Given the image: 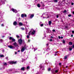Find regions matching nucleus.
<instances>
[{
	"mask_svg": "<svg viewBox=\"0 0 74 74\" xmlns=\"http://www.w3.org/2000/svg\"><path fill=\"white\" fill-rule=\"evenodd\" d=\"M17 62L16 61L14 62L13 61H11L8 62V63L9 64H16Z\"/></svg>",
	"mask_w": 74,
	"mask_h": 74,
	"instance_id": "1",
	"label": "nucleus"
},
{
	"mask_svg": "<svg viewBox=\"0 0 74 74\" xmlns=\"http://www.w3.org/2000/svg\"><path fill=\"white\" fill-rule=\"evenodd\" d=\"M11 10L13 12H15V13H17V12H18V11H17V10L14 9L12 8Z\"/></svg>",
	"mask_w": 74,
	"mask_h": 74,
	"instance_id": "2",
	"label": "nucleus"
},
{
	"mask_svg": "<svg viewBox=\"0 0 74 74\" xmlns=\"http://www.w3.org/2000/svg\"><path fill=\"white\" fill-rule=\"evenodd\" d=\"M9 40H12V41H13L14 42H15V39L13 38L12 37H10L9 38Z\"/></svg>",
	"mask_w": 74,
	"mask_h": 74,
	"instance_id": "3",
	"label": "nucleus"
},
{
	"mask_svg": "<svg viewBox=\"0 0 74 74\" xmlns=\"http://www.w3.org/2000/svg\"><path fill=\"white\" fill-rule=\"evenodd\" d=\"M18 41L20 44H22V40L21 39H20L18 40Z\"/></svg>",
	"mask_w": 74,
	"mask_h": 74,
	"instance_id": "4",
	"label": "nucleus"
},
{
	"mask_svg": "<svg viewBox=\"0 0 74 74\" xmlns=\"http://www.w3.org/2000/svg\"><path fill=\"white\" fill-rule=\"evenodd\" d=\"M13 45L15 47H18V45L17 44L16 42H15L13 44Z\"/></svg>",
	"mask_w": 74,
	"mask_h": 74,
	"instance_id": "5",
	"label": "nucleus"
},
{
	"mask_svg": "<svg viewBox=\"0 0 74 74\" xmlns=\"http://www.w3.org/2000/svg\"><path fill=\"white\" fill-rule=\"evenodd\" d=\"M35 33H36V31L34 30H33V31L31 33V34L34 35V34H35Z\"/></svg>",
	"mask_w": 74,
	"mask_h": 74,
	"instance_id": "6",
	"label": "nucleus"
},
{
	"mask_svg": "<svg viewBox=\"0 0 74 74\" xmlns=\"http://www.w3.org/2000/svg\"><path fill=\"white\" fill-rule=\"evenodd\" d=\"M25 47H23L22 48V49L21 50V52H23L25 51Z\"/></svg>",
	"mask_w": 74,
	"mask_h": 74,
	"instance_id": "7",
	"label": "nucleus"
},
{
	"mask_svg": "<svg viewBox=\"0 0 74 74\" xmlns=\"http://www.w3.org/2000/svg\"><path fill=\"white\" fill-rule=\"evenodd\" d=\"M24 16H25V17H26L27 15L26 14H21L22 18H23L24 17Z\"/></svg>",
	"mask_w": 74,
	"mask_h": 74,
	"instance_id": "8",
	"label": "nucleus"
},
{
	"mask_svg": "<svg viewBox=\"0 0 74 74\" xmlns=\"http://www.w3.org/2000/svg\"><path fill=\"white\" fill-rule=\"evenodd\" d=\"M8 47H9L11 49H12L13 48H14V46H12L11 45L8 46Z\"/></svg>",
	"mask_w": 74,
	"mask_h": 74,
	"instance_id": "9",
	"label": "nucleus"
},
{
	"mask_svg": "<svg viewBox=\"0 0 74 74\" xmlns=\"http://www.w3.org/2000/svg\"><path fill=\"white\" fill-rule=\"evenodd\" d=\"M29 15H31L30 16V18H32L34 16V14H29Z\"/></svg>",
	"mask_w": 74,
	"mask_h": 74,
	"instance_id": "10",
	"label": "nucleus"
},
{
	"mask_svg": "<svg viewBox=\"0 0 74 74\" xmlns=\"http://www.w3.org/2000/svg\"><path fill=\"white\" fill-rule=\"evenodd\" d=\"M13 25H14V26H16L17 25V22L16 21H14L13 23Z\"/></svg>",
	"mask_w": 74,
	"mask_h": 74,
	"instance_id": "11",
	"label": "nucleus"
},
{
	"mask_svg": "<svg viewBox=\"0 0 74 74\" xmlns=\"http://www.w3.org/2000/svg\"><path fill=\"white\" fill-rule=\"evenodd\" d=\"M25 69V67H23L21 69V70H22V71H24Z\"/></svg>",
	"mask_w": 74,
	"mask_h": 74,
	"instance_id": "12",
	"label": "nucleus"
},
{
	"mask_svg": "<svg viewBox=\"0 0 74 74\" xmlns=\"http://www.w3.org/2000/svg\"><path fill=\"white\" fill-rule=\"evenodd\" d=\"M73 45V42H69V45Z\"/></svg>",
	"mask_w": 74,
	"mask_h": 74,
	"instance_id": "13",
	"label": "nucleus"
},
{
	"mask_svg": "<svg viewBox=\"0 0 74 74\" xmlns=\"http://www.w3.org/2000/svg\"><path fill=\"white\" fill-rule=\"evenodd\" d=\"M51 23H52V21H49V25H51Z\"/></svg>",
	"mask_w": 74,
	"mask_h": 74,
	"instance_id": "14",
	"label": "nucleus"
},
{
	"mask_svg": "<svg viewBox=\"0 0 74 74\" xmlns=\"http://www.w3.org/2000/svg\"><path fill=\"white\" fill-rule=\"evenodd\" d=\"M19 25L20 26H22L23 25V23H19Z\"/></svg>",
	"mask_w": 74,
	"mask_h": 74,
	"instance_id": "15",
	"label": "nucleus"
},
{
	"mask_svg": "<svg viewBox=\"0 0 74 74\" xmlns=\"http://www.w3.org/2000/svg\"><path fill=\"white\" fill-rule=\"evenodd\" d=\"M0 57L1 58H2L3 57H4V55H1L0 56Z\"/></svg>",
	"mask_w": 74,
	"mask_h": 74,
	"instance_id": "16",
	"label": "nucleus"
},
{
	"mask_svg": "<svg viewBox=\"0 0 74 74\" xmlns=\"http://www.w3.org/2000/svg\"><path fill=\"white\" fill-rule=\"evenodd\" d=\"M66 12H67L66 11V10H64V12H63V13L64 14H65V13H66Z\"/></svg>",
	"mask_w": 74,
	"mask_h": 74,
	"instance_id": "17",
	"label": "nucleus"
},
{
	"mask_svg": "<svg viewBox=\"0 0 74 74\" xmlns=\"http://www.w3.org/2000/svg\"><path fill=\"white\" fill-rule=\"evenodd\" d=\"M27 70H28V69H30V66H28L27 67Z\"/></svg>",
	"mask_w": 74,
	"mask_h": 74,
	"instance_id": "18",
	"label": "nucleus"
},
{
	"mask_svg": "<svg viewBox=\"0 0 74 74\" xmlns=\"http://www.w3.org/2000/svg\"><path fill=\"white\" fill-rule=\"evenodd\" d=\"M3 64H4V65H5L7 66V64L6 62H4Z\"/></svg>",
	"mask_w": 74,
	"mask_h": 74,
	"instance_id": "19",
	"label": "nucleus"
},
{
	"mask_svg": "<svg viewBox=\"0 0 74 74\" xmlns=\"http://www.w3.org/2000/svg\"><path fill=\"white\" fill-rule=\"evenodd\" d=\"M0 41L1 42H3V39H0Z\"/></svg>",
	"mask_w": 74,
	"mask_h": 74,
	"instance_id": "20",
	"label": "nucleus"
},
{
	"mask_svg": "<svg viewBox=\"0 0 74 74\" xmlns=\"http://www.w3.org/2000/svg\"><path fill=\"white\" fill-rule=\"evenodd\" d=\"M37 7H38L40 8V4H38L37 5Z\"/></svg>",
	"mask_w": 74,
	"mask_h": 74,
	"instance_id": "21",
	"label": "nucleus"
},
{
	"mask_svg": "<svg viewBox=\"0 0 74 74\" xmlns=\"http://www.w3.org/2000/svg\"><path fill=\"white\" fill-rule=\"evenodd\" d=\"M21 29L22 30H25V28H21Z\"/></svg>",
	"mask_w": 74,
	"mask_h": 74,
	"instance_id": "22",
	"label": "nucleus"
},
{
	"mask_svg": "<svg viewBox=\"0 0 74 74\" xmlns=\"http://www.w3.org/2000/svg\"><path fill=\"white\" fill-rule=\"evenodd\" d=\"M40 69H42V68H43V66H41V65H40Z\"/></svg>",
	"mask_w": 74,
	"mask_h": 74,
	"instance_id": "23",
	"label": "nucleus"
},
{
	"mask_svg": "<svg viewBox=\"0 0 74 74\" xmlns=\"http://www.w3.org/2000/svg\"><path fill=\"white\" fill-rule=\"evenodd\" d=\"M31 34V31L29 32L28 33V34H29V36H30V35Z\"/></svg>",
	"mask_w": 74,
	"mask_h": 74,
	"instance_id": "24",
	"label": "nucleus"
},
{
	"mask_svg": "<svg viewBox=\"0 0 74 74\" xmlns=\"http://www.w3.org/2000/svg\"><path fill=\"white\" fill-rule=\"evenodd\" d=\"M16 37H17V38H19V36L18 35H16Z\"/></svg>",
	"mask_w": 74,
	"mask_h": 74,
	"instance_id": "25",
	"label": "nucleus"
},
{
	"mask_svg": "<svg viewBox=\"0 0 74 74\" xmlns=\"http://www.w3.org/2000/svg\"><path fill=\"white\" fill-rule=\"evenodd\" d=\"M65 42H66L65 40H63V43H64V44H65Z\"/></svg>",
	"mask_w": 74,
	"mask_h": 74,
	"instance_id": "26",
	"label": "nucleus"
},
{
	"mask_svg": "<svg viewBox=\"0 0 74 74\" xmlns=\"http://www.w3.org/2000/svg\"><path fill=\"white\" fill-rule=\"evenodd\" d=\"M6 59H7L8 60V57H6Z\"/></svg>",
	"mask_w": 74,
	"mask_h": 74,
	"instance_id": "27",
	"label": "nucleus"
},
{
	"mask_svg": "<svg viewBox=\"0 0 74 74\" xmlns=\"http://www.w3.org/2000/svg\"><path fill=\"white\" fill-rule=\"evenodd\" d=\"M43 25H44V24H41L40 25V26H41V27H42V26H43Z\"/></svg>",
	"mask_w": 74,
	"mask_h": 74,
	"instance_id": "28",
	"label": "nucleus"
},
{
	"mask_svg": "<svg viewBox=\"0 0 74 74\" xmlns=\"http://www.w3.org/2000/svg\"><path fill=\"white\" fill-rule=\"evenodd\" d=\"M51 70V68H49L48 69V71H49Z\"/></svg>",
	"mask_w": 74,
	"mask_h": 74,
	"instance_id": "29",
	"label": "nucleus"
},
{
	"mask_svg": "<svg viewBox=\"0 0 74 74\" xmlns=\"http://www.w3.org/2000/svg\"><path fill=\"white\" fill-rule=\"evenodd\" d=\"M27 38H29V35H27Z\"/></svg>",
	"mask_w": 74,
	"mask_h": 74,
	"instance_id": "30",
	"label": "nucleus"
},
{
	"mask_svg": "<svg viewBox=\"0 0 74 74\" xmlns=\"http://www.w3.org/2000/svg\"><path fill=\"white\" fill-rule=\"evenodd\" d=\"M72 48H74V45H72Z\"/></svg>",
	"mask_w": 74,
	"mask_h": 74,
	"instance_id": "31",
	"label": "nucleus"
},
{
	"mask_svg": "<svg viewBox=\"0 0 74 74\" xmlns=\"http://www.w3.org/2000/svg\"><path fill=\"white\" fill-rule=\"evenodd\" d=\"M67 56H65L64 57V59H67Z\"/></svg>",
	"mask_w": 74,
	"mask_h": 74,
	"instance_id": "32",
	"label": "nucleus"
},
{
	"mask_svg": "<svg viewBox=\"0 0 74 74\" xmlns=\"http://www.w3.org/2000/svg\"><path fill=\"white\" fill-rule=\"evenodd\" d=\"M69 49L70 51H71V50H72V49L71 48H69Z\"/></svg>",
	"mask_w": 74,
	"mask_h": 74,
	"instance_id": "33",
	"label": "nucleus"
},
{
	"mask_svg": "<svg viewBox=\"0 0 74 74\" xmlns=\"http://www.w3.org/2000/svg\"><path fill=\"white\" fill-rule=\"evenodd\" d=\"M54 2H58V1L57 0H54Z\"/></svg>",
	"mask_w": 74,
	"mask_h": 74,
	"instance_id": "34",
	"label": "nucleus"
},
{
	"mask_svg": "<svg viewBox=\"0 0 74 74\" xmlns=\"http://www.w3.org/2000/svg\"><path fill=\"white\" fill-rule=\"evenodd\" d=\"M1 26H4V25H3V24H2L1 25Z\"/></svg>",
	"mask_w": 74,
	"mask_h": 74,
	"instance_id": "35",
	"label": "nucleus"
},
{
	"mask_svg": "<svg viewBox=\"0 0 74 74\" xmlns=\"http://www.w3.org/2000/svg\"><path fill=\"white\" fill-rule=\"evenodd\" d=\"M71 4V5H74V3H72Z\"/></svg>",
	"mask_w": 74,
	"mask_h": 74,
	"instance_id": "36",
	"label": "nucleus"
},
{
	"mask_svg": "<svg viewBox=\"0 0 74 74\" xmlns=\"http://www.w3.org/2000/svg\"><path fill=\"white\" fill-rule=\"evenodd\" d=\"M55 72L56 73H58V70H56L55 71Z\"/></svg>",
	"mask_w": 74,
	"mask_h": 74,
	"instance_id": "37",
	"label": "nucleus"
},
{
	"mask_svg": "<svg viewBox=\"0 0 74 74\" xmlns=\"http://www.w3.org/2000/svg\"><path fill=\"white\" fill-rule=\"evenodd\" d=\"M53 31L54 32H55V30L53 29Z\"/></svg>",
	"mask_w": 74,
	"mask_h": 74,
	"instance_id": "38",
	"label": "nucleus"
},
{
	"mask_svg": "<svg viewBox=\"0 0 74 74\" xmlns=\"http://www.w3.org/2000/svg\"><path fill=\"white\" fill-rule=\"evenodd\" d=\"M71 16V14H69L68 15V16Z\"/></svg>",
	"mask_w": 74,
	"mask_h": 74,
	"instance_id": "39",
	"label": "nucleus"
},
{
	"mask_svg": "<svg viewBox=\"0 0 74 74\" xmlns=\"http://www.w3.org/2000/svg\"><path fill=\"white\" fill-rule=\"evenodd\" d=\"M51 38H53V37L52 36H51Z\"/></svg>",
	"mask_w": 74,
	"mask_h": 74,
	"instance_id": "40",
	"label": "nucleus"
},
{
	"mask_svg": "<svg viewBox=\"0 0 74 74\" xmlns=\"http://www.w3.org/2000/svg\"><path fill=\"white\" fill-rule=\"evenodd\" d=\"M50 41H52V39H50Z\"/></svg>",
	"mask_w": 74,
	"mask_h": 74,
	"instance_id": "41",
	"label": "nucleus"
},
{
	"mask_svg": "<svg viewBox=\"0 0 74 74\" xmlns=\"http://www.w3.org/2000/svg\"><path fill=\"white\" fill-rule=\"evenodd\" d=\"M59 17V16L58 15H57V18H58Z\"/></svg>",
	"mask_w": 74,
	"mask_h": 74,
	"instance_id": "42",
	"label": "nucleus"
},
{
	"mask_svg": "<svg viewBox=\"0 0 74 74\" xmlns=\"http://www.w3.org/2000/svg\"><path fill=\"white\" fill-rule=\"evenodd\" d=\"M72 33H74V31H72Z\"/></svg>",
	"mask_w": 74,
	"mask_h": 74,
	"instance_id": "43",
	"label": "nucleus"
},
{
	"mask_svg": "<svg viewBox=\"0 0 74 74\" xmlns=\"http://www.w3.org/2000/svg\"><path fill=\"white\" fill-rule=\"evenodd\" d=\"M2 2H4V0H1Z\"/></svg>",
	"mask_w": 74,
	"mask_h": 74,
	"instance_id": "44",
	"label": "nucleus"
},
{
	"mask_svg": "<svg viewBox=\"0 0 74 74\" xmlns=\"http://www.w3.org/2000/svg\"><path fill=\"white\" fill-rule=\"evenodd\" d=\"M71 36L72 37H73V35H71Z\"/></svg>",
	"mask_w": 74,
	"mask_h": 74,
	"instance_id": "45",
	"label": "nucleus"
},
{
	"mask_svg": "<svg viewBox=\"0 0 74 74\" xmlns=\"http://www.w3.org/2000/svg\"><path fill=\"white\" fill-rule=\"evenodd\" d=\"M59 65H61V63H59Z\"/></svg>",
	"mask_w": 74,
	"mask_h": 74,
	"instance_id": "46",
	"label": "nucleus"
},
{
	"mask_svg": "<svg viewBox=\"0 0 74 74\" xmlns=\"http://www.w3.org/2000/svg\"><path fill=\"white\" fill-rule=\"evenodd\" d=\"M58 38H59V39L60 38V36H58Z\"/></svg>",
	"mask_w": 74,
	"mask_h": 74,
	"instance_id": "47",
	"label": "nucleus"
},
{
	"mask_svg": "<svg viewBox=\"0 0 74 74\" xmlns=\"http://www.w3.org/2000/svg\"><path fill=\"white\" fill-rule=\"evenodd\" d=\"M63 38V37L62 36L61 37V38L62 39Z\"/></svg>",
	"mask_w": 74,
	"mask_h": 74,
	"instance_id": "48",
	"label": "nucleus"
},
{
	"mask_svg": "<svg viewBox=\"0 0 74 74\" xmlns=\"http://www.w3.org/2000/svg\"><path fill=\"white\" fill-rule=\"evenodd\" d=\"M15 54H17V53L16 52H15Z\"/></svg>",
	"mask_w": 74,
	"mask_h": 74,
	"instance_id": "49",
	"label": "nucleus"
},
{
	"mask_svg": "<svg viewBox=\"0 0 74 74\" xmlns=\"http://www.w3.org/2000/svg\"><path fill=\"white\" fill-rule=\"evenodd\" d=\"M2 37L3 38V37H4V36H2Z\"/></svg>",
	"mask_w": 74,
	"mask_h": 74,
	"instance_id": "50",
	"label": "nucleus"
},
{
	"mask_svg": "<svg viewBox=\"0 0 74 74\" xmlns=\"http://www.w3.org/2000/svg\"><path fill=\"white\" fill-rule=\"evenodd\" d=\"M18 52H20V50H18Z\"/></svg>",
	"mask_w": 74,
	"mask_h": 74,
	"instance_id": "51",
	"label": "nucleus"
},
{
	"mask_svg": "<svg viewBox=\"0 0 74 74\" xmlns=\"http://www.w3.org/2000/svg\"><path fill=\"white\" fill-rule=\"evenodd\" d=\"M43 6H45V5H44L43 4Z\"/></svg>",
	"mask_w": 74,
	"mask_h": 74,
	"instance_id": "52",
	"label": "nucleus"
},
{
	"mask_svg": "<svg viewBox=\"0 0 74 74\" xmlns=\"http://www.w3.org/2000/svg\"><path fill=\"white\" fill-rule=\"evenodd\" d=\"M40 3H42V2H40Z\"/></svg>",
	"mask_w": 74,
	"mask_h": 74,
	"instance_id": "53",
	"label": "nucleus"
},
{
	"mask_svg": "<svg viewBox=\"0 0 74 74\" xmlns=\"http://www.w3.org/2000/svg\"><path fill=\"white\" fill-rule=\"evenodd\" d=\"M73 14H74V11L73 12Z\"/></svg>",
	"mask_w": 74,
	"mask_h": 74,
	"instance_id": "54",
	"label": "nucleus"
},
{
	"mask_svg": "<svg viewBox=\"0 0 74 74\" xmlns=\"http://www.w3.org/2000/svg\"><path fill=\"white\" fill-rule=\"evenodd\" d=\"M21 37H22V35H21Z\"/></svg>",
	"mask_w": 74,
	"mask_h": 74,
	"instance_id": "55",
	"label": "nucleus"
},
{
	"mask_svg": "<svg viewBox=\"0 0 74 74\" xmlns=\"http://www.w3.org/2000/svg\"><path fill=\"white\" fill-rule=\"evenodd\" d=\"M46 45H48V44H47Z\"/></svg>",
	"mask_w": 74,
	"mask_h": 74,
	"instance_id": "56",
	"label": "nucleus"
},
{
	"mask_svg": "<svg viewBox=\"0 0 74 74\" xmlns=\"http://www.w3.org/2000/svg\"><path fill=\"white\" fill-rule=\"evenodd\" d=\"M67 67H68V66H66V68Z\"/></svg>",
	"mask_w": 74,
	"mask_h": 74,
	"instance_id": "57",
	"label": "nucleus"
},
{
	"mask_svg": "<svg viewBox=\"0 0 74 74\" xmlns=\"http://www.w3.org/2000/svg\"><path fill=\"white\" fill-rule=\"evenodd\" d=\"M57 52H56V53H57Z\"/></svg>",
	"mask_w": 74,
	"mask_h": 74,
	"instance_id": "58",
	"label": "nucleus"
},
{
	"mask_svg": "<svg viewBox=\"0 0 74 74\" xmlns=\"http://www.w3.org/2000/svg\"><path fill=\"white\" fill-rule=\"evenodd\" d=\"M56 54H55V56H56Z\"/></svg>",
	"mask_w": 74,
	"mask_h": 74,
	"instance_id": "59",
	"label": "nucleus"
},
{
	"mask_svg": "<svg viewBox=\"0 0 74 74\" xmlns=\"http://www.w3.org/2000/svg\"><path fill=\"white\" fill-rule=\"evenodd\" d=\"M73 39H74V37H73Z\"/></svg>",
	"mask_w": 74,
	"mask_h": 74,
	"instance_id": "60",
	"label": "nucleus"
},
{
	"mask_svg": "<svg viewBox=\"0 0 74 74\" xmlns=\"http://www.w3.org/2000/svg\"><path fill=\"white\" fill-rule=\"evenodd\" d=\"M28 41H29V40H28Z\"/></svg>",
	"mask_w": 74,
	"mask_h": 74,
	"instance_id": "61",
	"label": "nucleus"
}]
</instances>
